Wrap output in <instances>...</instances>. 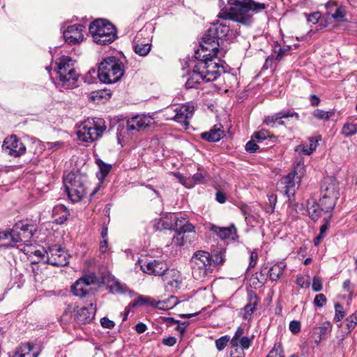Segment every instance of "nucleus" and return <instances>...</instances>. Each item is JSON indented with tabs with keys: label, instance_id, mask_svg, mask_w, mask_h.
I'll use <instances>...</instances> for the list:
<instances>
[{
	"label": "nucleus",
	"instance_id": "obj_43",
	"mask_svg": "<svg viewBox=\"0 0 357 357\" xmlns=\"http://www.w3.org/2000/svg\"><path fill=\"white\" fill-rule=\"evenodd\" d=\"M192 179L195 181V184L205 183L208 180V175L205 172H199L195 174Z\"/></svg>",
	"mask_w": 357,
	"mask_h": 357
},
{
	"label": "nucleus",
	"instance_id": "obj_19",
	"mask_svg": "<svg viewBox=\"0 0 357 357\" xmlns=\"http://www.w3.org/2000/svg\"><path fill=\"white\" fill-rule=\"evenodd\" d=\"M85 26L82 24H75L70 25L63 31V38L66 42L70 44H77L84 39L83 32Z\"/></svg>",
	"mask_w": 357,
	"mask_h": 357
},
{
	"label": "nucleus",
	"instance_id": "obj_64",
	"mask_svg": "<svg viewBox=\"0 0 357 357\" xmlns=\"http://www.w3.org/2000/svg\"><path fill=\"white\" fill-rule=\"evenodd\" d=\"M296 284L301 287H307L309 286V282L305 280V278L302 276L298 277L296 279Z\"/></svg>",
	"mask_w": 357,
	"mask_h": 357
},
{
	"label": "nucleus",
	"instance_id": "obj_8",
	"mask_svg": "<svg viewBox=\"0 0 357 357\" xmlns=\"http://www.w3.org/2000/svg\"><path fill=\"white\" fill-rule=\"evenodd\" d=\"M210 253L204 250L195 252L191 257L190 266L192 276L202 280L212 273L213 269L210 264Z\"/></svg>",
	"mask_w": 357,
	"mask_h": 357
},
{
	"label": "nucleus",
	"instance_id": "obj_42",
	"mask_svg": "<svg viewBox=\"0 0 357 357\" xmlns=\"http://www.w3.org/2000/svg\"><path fill=\"white\" fill-rule=\"evenodd\" d=\"M269 137V132L266 130H261L257 132H255L252 136V139H255L257 142L261 143L264 140H266Z\"/></svg>",
	"mask_w": 357,
	"mask_h": 357
},
{
	"label": "nucleus",
	"instance_id": "obj_18",
	"mask_svg": "<svg viewBox=\"0 0 357 357\" xmlns=\"http://www.w3.org/2000/svg\"><path fill=\"white\" fill-rule=\"evenodd\" d=\"M141 270L149 275L163 276L168 271L167 264L163 260L154 259L140 265Z\"/></svg>",
	"mask_w": 357,
	"mask_h": 357
},
{
	"label": "nucleus",
	"instance_id": "obj_60",
	"mask_svg": "<svg viewBox=\"0 0 357 357\" xmlns=\"http://www.w3.org/2000/svg\"><path fill=\"white\" fill-rule=\"evenodd\" d=\"M268 201L271 206L270 213H273L275 209V206L277 202V197L275 195H271L268 196Z\"/></svg>",
	"mask_w": 357,
	"mask_h": 357
},
{
	"label": "nucleus",
	"instance_id": "obj_38",
	"mask_svg": "<svg viewBox=\"0 0 357 357\" xmlns=\"http://www.w3.org/2000/svg\"><path fill=\"white\" fill-rule=\"evenodd\" d=\"M342 133L345 137H350L357 133V126L354 123H345L343 126Z\"/></svg>",
	"mask_w": 357,
	"mask_h": 357
},
{
	"label": "nucleus",
	"instance_id": "obj_11",
	"mask_svg": "<svg viewBox=\"0 0 357 357\" xmlns=\"http://www.w3.org/2000/svg\"><path fill=\"white\" fill-rule=\"evenodd\" d=\"M33 225L20 221L10 230V238L13 243H26L33 235Z\"/></svg>",
	"mask_w": 357,
	"mask_h": 357
},
{
	"label": "nucleus",
	"instance_id": "obj_53",
	"mask_svg": "<svg viewBox=\"0 0 357 357\" xmlns=\"http://www.w3.org/2000/svg\"><path fill=\"white\" fill-rule=\"evenodd\" d=\"M312 290L315 292L320 291L322 289V282L321 280L317 278L314 277L312 284Z\"/></svg>",
	"mask_w": 357,
	"mask_h": 357
},
{
	"label": "nucleus",
	"instance_id": "obj_32",
	"mask_svg": "<svg viewBox=\"0 0 357 357\" xmlns=\"http://www.w3.org/2000/svg\"><path fill=\"white\" fill-rule=\"evenodd\" d=\"M33 345L31 343L22 344L13 357H36L38 353L32 352Z\"/></svg>",
	"mask_w": 357,
	"mask_h": 357
},
{
	"label": "nucleus",
	"instance_id": "obj_49",
	"mask_svg": "<svg viewBox=\"0 0 357 357\" xmlns=\"http://www.w3.org/2000/svg\"><path fill=\"white\" fill-rule=\"evenodd\" d=\"M335 320H336L337 321H340L344 317V312L343 310V307L341 304L336 303L335 305Z\"/></svg>",
	"mask_w": 357,
	"mask_h": 357
},
{
	"label": "nucleus",
	"instance_id": "obj_55",
	"mask_svg": "<svg viewBox=\"0 0 357 357\" xmlns=\"http://www.w3.org/2000/svg\"><path fill=\"white\" fill-rule=\"evenodd\" d=\"M258 259V253L256 250H253L250 252V263L248 268H254L257 264Z\"/></svg>",
	"mask_w": 357,
	"mask_h": 357
},
{
	"label": "nucleus",
	"instance_id": "obj_59",
	"mask_svg": "<svg viewBox=\"0 0 357 357\" xmlns=\"http://www.w3.org/2000/svg\"><path fill=\"white\" fill-rule=\"evenodd\" d=\"M215 199L219 203L224 204L227 200V197L223 192L218 190L215 194Z\"/></svg>",
	"mask_w": 357,
	"mask_h": 357
},
{
	"label": "nucleus",
	"instance_id": "obj_35",
	"mask_svg": "<svg viewBox=\"0 0 357 357\" xmlns=\"http://www.w3.org/2000/svg\"><path fill=\"white\" fill-rule=\"evenodd\" d=\"M331 216L328 218H325L324 219V223L321 226L319 230V234L314 238V245H317L320 243V241L324 238L326 235V232L328 229L329 223H330Z\"/></svg>",
	"mask_w": 357,
	"mask_h": 357
},
{
	"label": "nucleus",
	"instance_id": "obj_30",
	"mask_svg": "<svg viewBox=\"0 0 357 357\" xmlns=\"http://www.w3.org/2000/svg\"><path fill=\"white\" fill-rule=\"evenodd\" d=\"M307 208L310 218L314 221L318 220L324 211L321 210L319 203L317 204L314 199L307 200Z\"/></svg>",
	"mask_w": 357,
	"mask_h": 357
},
{
	"label": "nucleus",
	"instance_id": "obj_56",
	"mask_svg": "<svg viewBox=\"0 0 357 357\" xmlns=\"http://www.w3.org/2000/svg\"><path fill=\"white\" fill-rule=\"evenodd\" d=\"M100 324L103 328L111 329L115 326L113 321L109 319L107 317H103L100 320Z\"/></svg>",
	"mask_w": 357,
	"mask_h": 357
},
{
	"label": "nucleus",
	"instance_id": "obj_5",
	"mask_svg": "<svg viewBox=\"0 0 357 357\" xmlns=\"http://www.w3.org/2000/svg\"><path fill=\"white\" fill-rule=\"evenodd\" d=\"M89 31L93 40L100 45L111 43L117 37L115 26L104 19H98L91 22Z\"/></svg>",
	"mask_w": 357,
	"mask_h": 357
},
{
	"label": "nucleus",
	"instance_id": "obj_45",
	"mask_svg": "<svg viewBox=\"0 0 357 357\" xmlns=\"http://www.w3.org/2000/svg\"><path fill=\"white\" fill-rule=\"evenodd\" d=\"M244 333L243 328L238 327L235 332V334L232 339L231 340V345L232 347H238V340L242 337V335Z\"/></svg>",
	"mask_w": 357,
	"mask_h": 357
},
{
	"label": "nucleus",
	"instance_id": "obj_44",
	"mask_svg": "<svg viewBox=\"0 0 357 357\" xmlns=\"http://www.w3.org/2000/svg\"><path fill=\"white\" fill-rule=\"evenodd\" d=\"M346 15L345 6H341L336 8L335 13L332 15V17L337 21H343Z\"/></svg>",
	"mask_w": 357,
	"mask_h": 357
},
{
	"label": "nucleus",
	"instance_id": "obj_33",
	"mask_svg": "<svg viewBox=\"0 0 357 357\" xmlns=\"http://www.w3.org/2000/svg\"><path fill=\"white\" fill-rule=\"evenodd\" d=\"M287 265L284 261H279L275 264L269 270V277L272 281L278 280L282 274Z\"/></svg>",
	"mask_w": 357,
	"mask_h": 357
},
{
	"label": "nucleus",
	"instance_id": "obj_16",
	"mask_svg": "<svg viewBox=\"0 0 357 357\" xmlns=\"http://www.w3.org/2000/svg\"><path fill=\"white\" fill-rule=\"evenodd\" d=\"M2 149L11 156L18 157L25 153L26 147L15 135H11L4 139Z\"/></svg>",
	"mask_w": 357,
	"mask_h": 357
},
{
	"label": "nucleus",
	"instance_id": "obj_1",
	"mask_svg": "<svg viewBox=\"0 0 357 357\" xmlns=\"http://www.w3.org/2000/svg\"><path fill=\"white\" fill-rule=\"evenodd\" d=\"M266 8L265 3L253 0H234L229 10L222 11L218 17L248 26L253 22V13H260Z\"/></svg>",
	"mask_w": 357,
	"mask_h": 357
},
{
	"label": "nucleus",
	"instance_id": "obj_50",
	"mask_svg": "<svg viewBox=\"0 0 357 357\" xmlns=\"http://www.w3.org/2000/svg\"><path fill=\"white\" fill-rule=\"evenodd\" d=\"M149 300H150V297H149V296H140L137 299L133 301L130 303V305H132V307H135V306H138V305L142 306V305H146V303H148V301H149Z\"/></svg>",
	"mask_w": 357,
	"mask_h": 357
},
{
	"label": "nucleus",
	"instance_id": "obj_29",
	"mask_svg": "<svg viewBox=\"0 0 357 357\" xmlns=\"http://www.w3.org/2000/svg\"><path fill=\"white\" fill-rule=\"evenodd\" d=\"M202 80L204 81V77L201 75L199 70H197V66L195 64L192 73L188 75L185 86L188 89L197 88V86L200 84Z\"/></svg>",
	"mask_w": 357,
	"mask_h": 357
},
{
	"label": "nucleus",
	"instance_id": "obj_37",
	"mask_svg": "<svg viewBox=\"0 0 357 357\" xmlns=\"http://www.w3.org/2000/svg\"><path fill=\"white\" fill-rule=\"evenodd\" d=\"M290 46L281 47L278 43H277L274 53L276 54L275 60L281 61L284 57L287 55V52L290 50Z\"/></svg>",
	"mask_w": 357,
	"mask_h": 357
},
{
	"label": "nucleus",
	"instance_id": "obj_12",
	"mask_svg": "<svg viewBox=\"0 0 357 357\" xmlns=\"http://www.w3.org/2000/svg\"><path fill=\"white\" fill-rule=\"evenodd\" d=\"M304 172L303 164L299 162L294 167V171L282 178V183L284 185V192L288 197L294 195L296 183L301 181Z\"/></svg>",
	"mask_w": 357,
	"mask_h": 357
},
{
	"label": "nucleus",
	"instance_id": "obj_41",
	"mask_svg": "<svg viewBox=\"0 0 357 357\" xmlns=\"http://www.w3.org/2000/svg\"><path fill=\"white\" fill-rule=\"evenodd\" d=\"M349 332L351 331L357 324V312L349 316L344 321Z\"/></svg>",
	"mask_w": 357,
	"mask_h": 357
},
{
	"label": "nucleus",
	"instance_id": "obj_40",
	"mask_svg": "<svg viewBox=\"0 0 357 357\" xmlns=\"http://www.w3.org/2000/svg\"><path fill=\"white\" fill-rule=\"evenodd\" d=\"M267 357H284L281 343H275Z\"/></svg>",
	"mask_w": 357,
	"mask_h": 357
},
{
	"label": "nucleus",
	"instance_id": "obj_6",
	"mask_svg": "<svg viewBox=\"0 0 357 357\" xmlns=\"http://www.w3.org/2000/svg\"><path fill=\"white\" fill-rule=\"evenodd\" d=\"M86 178L80 174L70 172L63 178L68 198L73 203L80 202L86 193Z\"/></svg>",
	"mask_w": 357,
	"mask_h": 357
},
{
	"label": "nucleus",
	"instance_id": "obj_39",
	"mask_svg": "<svg viewBox=\"0 0 357 357\" xmlns=\"http://www.w3.org/2000/svg\"><path fill=\"white\" fill-rule=\"evenodd\" d=\"M225 258L222 255V252H216L213 255H210V264L211 267L213 266H218L222 264L225 262Z\"/></svg>",
	"mask_w": 357,
	"mask_h": 357
},
{
	"label": "nucleus",
	"instance_id": "obj_46",
	"mask_svg": "<svg viewBox=\"0 0 357 357\" xmlns=\"http://www.w3.org/2000/svg\"><path fill=\"white\" fill-rule=\"evenodd\" d=\"M230 340V337L228 335H225L219 339H218L215 341V346L218 351L223 350L226 346L227 345L228 342Z\"/></svg>",
	"mask_w": 357,
	"mask_h": 357
},
{
	"label": "nucleus",
	"instance_id": "obj_15",
	"mask_svg": "<svg viewBox=\"0 0 357 357\" xmlns=\"http://www.w3.org/2000/svg\"><path fill=\"white\" fill-rule=\"evenodd\" d=\"M97 282L98 278L94 273L84 275L72 285V291L76 296L85 297L89 293L90 285Z\"/></svg>",
	"mask_w": 357,
	"mask_h": 357
},
{
	"label": "nucleus",
	"instance_id": "obj_25",
	"mask_svg": "<svg viewBox=\"0 0 357 357\" xmlns=\"http://www.w3.org/2000/svg\"><path fill=\"white\" fill-rule=\"evenodd\" d=\"M321 195L337 200L339 197L338 186L335 181L325 180L321 185Z\"/></svg>",
	"mask_w": 357,
	"mask_h": 357
},
{
	"label": "nucleus",
	"instance_id": "obj_3",
	"mask_svg": "<svg viewBox=\"0 0 357 357\" xmlns=\"http://www.w3.org/2000/svg\"><path fill=\"white\" fill-rule=\"evenodd\" d=\"M229 31V28L228 25L223 23L214 24L208 29L207 32L202 37V40L199 42L200 48L196 50L197 56L204 57L206 54L200 55L204 50L220 52L219 49L220 45V40L222 43L223 39L227 37Z\"/></svg>",
	"mask_w": 357,
	"mask_h": 357
},
{
	"label": "nucleus",
	"instance_id": "obj_31",
	"mask_svg": "<svg viewBox=\"0 0 357 357\" xmlns=\"http://www.w3.org/2000/svg\"><path fill=\"white\" fill-rule=\"evenodd\" d=\"M52 215L55 217V222L56 224L61 225L68 219L69 212L63 205H57L54 207L52 210Z\"/></svg>",
	"mask_w": 357,
	"mask_h": 357
},
{
	"label": "nucleus",
	"instance_id": "obj_4",
	"mask_svg": "<svg viewBox=\"0 0 357 357\" xmlns=\"http://www.w3.org/2000/svg\"><path fill=\"white\" fill-rule=\"evenodd\" d=\"M123 73L122 62L114 56H110L100 63L98 77L102 83L112 84L120 80Z\"/></svg>",
	"mask_w": 357,
	"mask_h": 357
},
{
	"label": "nucleus",
	"instance_id": "obj_27",
	"mask_svg": "<svg viewBox=\"0 0 357 357\" xmlns=\"http://www.w3.org/2000/svg\"><path fill=\"white\" fill-rule=\"evenodd\" d=\"M259 302V298L255 294L251 293L249 294L248 303L243 308V317L244 319L250 320L251 319V315L255 311Z\"/></svg>",
	"mask_w": 357,
	"mask_h": 357
},
{
	"label": "nucleus",
	"instance_id": "obj_21",
	"mask_svg": "<svg viewBox=\"0 0 357 357\" xmlns=\"http://www.w3.org/2000/svg\"><path fill=\"white\" fill-rule=\"evenodd\" d=\"M289 117L294 118L296 121H298L300 119L299 114L297 112L291 110L281 111L271 116H266L264 123L271 127H276L278 121Z\"/></svg>",
	"mask_w": 357,
	"mask_h": 357
},
{
	"label": "nucleus",
	"instance_id": "obj_57",
	"mask_svg": "<svg viewBox=\"0 0 357 357\" xmlns=\"http://www.w3.org/2000/svg\"><path fill=\"white\" fill-rule=\"evenodd\" d=\"M275 59V58H274V56L273 54L268 56L265 61L264 66H263V69L267 70V69L271 68L273 66Z\"/></svg>",
	"mask_w": 357,
	"mask_h": 357
},
{
	"label": "nucleus",
	"instance_id": "obj_20",
	"mask_svg": "<svg viewBox=\"0 0 357 357\" xmlns=\"http://www.w3.org/2000/svg\"><path fill=\"white\" fill-rule=\"evenodd\" d=\"M174 119L185 126L189 125L188 119L192 116L194 107L188 105L177 107L175 109Z\"/></svg>",
	"mask_w": 357,
	"mask_h": 357
},
{
	"label": "nucleus",
	"instance_id": "obj_14",
	"mask_svg": "<svg viewBox=\"0 0 357 357\" xmlns=\"http://www.w3.org/2000/svg\"><path fill=\"white\" fill-rule=\"evenodd\" d=\"M47 262L54 266H64L69 263V255L61 246L53 245L46 251Z\"/></svg>",
	"mask_w": 357,
	"mask_h": 357
},
{
	"label": "nucleus",
	"instance_id": "obj_7",
	"mask_svg": "<svg viewBox=\"0 0 357 357\" xmlns=\"http://www.w3.org/2000/svg\"><path fill=\"white\" fill-rule=\"evenodd\" d=\"M171 225L169 227H165L169 230H174L176 234L172 238V243L176 245L182 246L188 241L190 234H195V230L193 225L190 223L184 218H178L174 216L171 218Z\"/></svg>",
	"mask_w": 357,
	"mask_h": 357
},
{
	"label": "nucleus",
	"instance_id": "obj_22",
	"mask_svg": "<svg viewBox=\"0 0 357 357\" xmlns=\"http://www.w3.org/2000/svg\"><path fill=\"white\" fill-rule=\"evenodd\" d=\"M150 123L149 117L137 115L127 121V130L140 131L147 127Z\"/></svg>",
	"mask_w": 357,
	"mask_h": 357
},
{
	"label": "nucleus",
	"instance_id": "obj_34",
	"mask_svg": "<svg viewBox=\"0 0 357 357\" xmlns=\"http://www.w3.org/2000/svg\"><path fill=\"white\" fill-rule=\"evenodd\" d=\"M335 204V199H332L326 197V195H321L319 199L320 207H321V210L324 211L326 213L331 211L334 208Z\"/></svg>",
	"mask_w": 357,
	"mask_h": 357
},
{
	"label": "nucleus",
	"instance_id": "obj_2",
	"mask_svg": "<svg viewBox=\"0 0 357 357\" xmlns=\"http://www.w3.org/2000/svg\"><path fill=\"white\" fill-rule=\"evenodd\" d=\"M218 53L220 52L204 50L200 55H206L204 57H198L196 50H195V58L197 60V70H199L206 82L215 80L222 73L225 72L222 63H220L221 60L218 57Z\"/></svg>",
	"mask_w": 357,
	"mask_h": 357
},
{
	"label": "nucleus",
	"instance_id": "obj_58",
	"mask_svg": "<svg viewBox=\"0 0 357 357\" xmlns=\"http://www.w3.org/2000/svg\"><path fill=\"white\" fill-rule=\"evenodd\" d=\"M162 344L165 346L172 347L176 343V338L174 337H167L162 340Z\"/></svg>",
	"mask_w": 357,
	"mask_h": 357
},
{
	"label": "nucleus",
	"instance_id": "obj_52",
	"mask_svg": "<svg viewBox=\"0 0 357 357\" xmlns=\"http://www.w3.org/2000/svg\"><path fill=\"white\" fill-rule=\"evenodd\" d=\"M251 339L248 337L244 336L238 340V345L241 347V351L248 349L251 345Z\"/></svg>",
	"mask_w": 357,
	"mask_h": 357
},
{
	"label": "nucleus",
	"instance_id": "obj_51",
	"mask_svg": "<svg viewBox=\"0 0 357 357\" xmlns=\"http://www.w3.org/2000/svg\"><path fill=\"white\" fill-rule=\"evenodd\" d=\"M326 303V298L323 294H317L314 299V304L317 307H322Z\"/></svg>",
	"mask_w": 357,
	"mask_h": 357
},
{
	"label": "nucleus",
	"instance_id": "obj_24",
	"mask_svg": "<svg viewBox=\"0 0 357 357\" xmlns=\"http://www.w3.org/2000/svg\"><path fill=\"white\" fill-rule=\"evenodd\" d=\"M163 280L166 282L168 286L175 289L179 288L182 282L181 273L176 269L169 268L163 275Z\"/></svg>",
	"mask_w": 357,
	"mask_h": 357
},
{
	"label": "nucleus",
	"instance_id": "obj_63",
	"mask_svg": "<svg viewBox=\"0 0 357 357\" xmlns=\"http://www.w3.org/2000/svg\"><path fill=\"white\" fill-rule=\"evenodd\" d=\"M147 327L144 323L139 322L135 325V330L139 334L144 333Z\"/></svg>",
	"mask_w": 357,
	"mask_h": 357
},
{
	"label": "nucleus",
	"instance_id": "obj_54",
	"mask_svg": "<svg viewBox=\"0 0 357 357\" xmlns=\"http://www.w3.org/2000/svg\"><path fill=\"white\" fill-rule=\"evenodd\" d=\"M289 330L294 334H297L301 331V324L298 321H291L289 324Z\"/></svg>",
	"mask_w": 357,
	"mask_h": 357
},
{
	"label": "nucleus",
	"instance_id": "obj_17",
	"mask_svg": "<svg viewBox=\"0 0 357 357\" xmlns=\"http://www.w3.org/2000/svg\"><path fill=\"white\" fill-rule=\"evenodd\" d=\"M146 31L140 30L135 36L132 42V49L135 54L140 56H146L151 50L152 44L149 38H144Z\"/></svg>",
	"mask_w": 357,
	"mask_h": 357
},
{
	"label": "nucleus",
	"instance_id": "obj_13",
	"mask_svg": "<svg viewBox=\"0 0 357 357\" xmlns=\"http://www.w3.org/2000/svg\"><path fill=\"white\" fill-rule=\"evenodd\" d=\"M96 306L91 303L87 307H77L73 313V327H79L82 325L89 324L95 317Z\"/></svg>",
	"mask_w": 357,
	"mask_h": 357
},
{
	"label": "nucleus",
	"instance_id": "obj_36",
	"mask_svg": "<svg viewBox=\"0 0 357 357\" xmlns=\"http://www.w3.org/2000/svg\"><path fill=\"white\" fill-rule=\"evenodd\" d=\"M312 115L314 118L319 120H328L332 116L334 115V112L333 111H328L326 112L322 109H315L312 112Z\"/></svg>",
	"mask_w": 357,
	"mask_h": 357
},
{
	"label": "nucleus",
	"instance_id": "obj_62",
	"mask_svg": "<svg viewBox=\"0 0 357 357\" xmlns=\"http://www.w3.org/2000/svg\"><path fill=\"white\" fill-rule=\"evenodd\" d=\"M310 101L312 107H316L319 105L321 100L317 96L312 94L310 96Z\"/></svg>",
	"mask_w": 357,
	"mask_h": 357
},
{
	"label": "nucleus",
	"instance_id": "obj_26",
	"mask_svg": "<svg viewBox=\"0 0 357 357\" xmlns=\"http://www.w3.org/2000/svg\"><path fill=\"white\" fill-rule=\"evenodd\" d=\"M211 230L215 233L222 239H232L234 240L236 237V229L234 225L228 227H220L215 225H212Z\"/></svg>",
	"mask_w": 357,
	"mask_h": 357
},
{
	"label": "nucleus",
	"instance_id": "obj_23",
	"mask_svg": "<svg viewBox=\"0 0 357 357\" xmlns=\"http://www.w3.org/2000/svg\"><path fill=\"white\" fill-rule=\"evenodd\" d=\"M225 132L221 124L215 125L208 132L201 134L202 139L210 142H216L220 141L224 136Z\"/></svg>",
	"mask_w": 357,
	"mask_h": 357
},
{
	"label": "nucleus",
	"instance_id": "obj_48",
	"mask_svg": "<svg viewBox=\"0 0 357 357\" xmlns=\"http://www.w3.org/2000/svg\"><path fill=\"white\" fill-rule=\"evenodd\" d=\"M259 149L257 142L255 139H251L245 145L246 151L252 153H255Z\"/></svg>",
	"mask_w": 357,
	"mask_h": 357
},
{
	"label": "nucleus",
	"instance_id": "obj_61",
	"mask_svg": "<svg viewBox=\"0 0 357 357\" xmlns=\"http://www.w3.org/2000/svg\"><path fill=\"white\" fill-rule=\"evenodd\" d=\"M320 17V13L317 12L314 13H311L308 15L307 21L310 22L313 24H316L318 22V20Z\"/></svg>",
	"mask_w": 357,
	"mask_h": 357
},
{
	"label": "nucleus",
	"instance_id": "obj_28",
	"mask_svg": "<svg viewBox=\"0 0 357 357\" xmlns=\"http://www.w3.org/2000/svg\"><path fill=\"white\" fill-rule=\"evenodd\" d=\"M320 140V136L312 137L309 138V144H303L296 146V151L302 153L305 155H310L316 150L318 142Z\"/></svg>",
	"mask_w": 357,
	"mask_h": 357
},
{
	"label": "nucleus",
	"instance_id": "obj_47",
	"mask_svg": "<svg viewBox=\"0 0 357 357\" xmlns=\"http://www.w3.org/2000/svg\"><path fill=\"white\" fill-rule=\"evenodd\" d=\"M97 163L99 166L100 171L102 174V177L103 178L109 174V172H110V170L112 169V166L110 165L104 163L101 160H98V162Z\"/></svg>",
	"mask_w": 357,
	"mask_h": 357
},
{
	"label": "nucleus",
	"instance_id": "obj_9",
	"mask_svg": "<svg viewBox=\"0 0 357 357\" xmlns=\"http://www.w3.org/2000/svg\"><path fill=\"white\" fill-rule=\"evenodd\" d=\"M56 73L59 80L66 86H72L77 81L79 75L74 68L73 59L68 56H63L56 61Z\"/></svg>",
	"mask_w": 357,
	"mask_h": 357
},
{
	"label": "nucleus",
	"instance_id": "obj_10",
	"mask_svg": "<svg viewBox=\"0 0 357 357\" xmlns=\"http://www.w3.org/2000/svg\"><path fill=\"white\" fill-rule=\"evenodd\" d=\"M106 130V126L102 124L101 120L84 121L78 128L77 135L79 140L84 142H93L102 136Z\"/></svg>",
	"mask_w": 357,
	"mask_h": 357
}]
</instances>
